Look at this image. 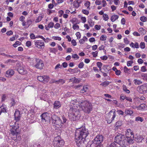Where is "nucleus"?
I'll return each instance as SVG.
<instances>
[{"instance_id": "obj_24", "label": "nucleus", "mask_w": 147, "mask_h": 147, "mask_svg": "<svg viewBox=\"0 0 147 147\" xmlns=\"http://www.w3.org/2000/svg\"><path fill=\"white\" fill-rule=\"evenodd\" d=\"M139 31L140 32L142 35L145 34L146 32V31L143 28H140L139 29Z\"/></svg>"}, {"instance_id": "obj_64", "label": "nucleus", "mask_w": 147, "mask_h": 147, "mask_svg": "<svg viewBox=\"0 0 147 147\" xmlns=\"http://www.w3.org/2000/svg\"><path fill=\"white\" fill-rule=\"evenodd\" d=\"M100 25H96L95 26L94 28L95 29L97 30H99L100 29Z\"/></svg>"}, {"instance_id": "obj_21", "label": "nucleus", "mask_w": 147, "mask_h": 147, "mask_svg": "<svg viewBox=\"0 0 147 147\" xmlns=\"http://www.w3.org/2000/svg\"><path fill=\"white\" fill-rule=\"evenodd\" d=\"M7 76L9 77L12 76L14 74V71L12 69H10L7 70L6 72Z\"/></svg>"}, {"instance_id": "obj_15", "label": "nucleus", "mask_w": 147, "mask_h": 147, "mask_svg": "<svg viewBox=\"0 0 147 147\" xmlns=\"http://www.w3.org/2000/svg\"><path fill=\"white\" fill-rule=\"evenodd\" d=\"M15 118L17 121L19 120L20 119V111L18 110H16L14 113Z\"/></svg>"}, {"instance_id": "obj_33", "label": "nucleus", "mask_w": 147, "mask_h": 147, "mask_svg": "<svg viewBox=\"0 0 147 147\" xmlns=\"http://www.w3.org/2000/svg\"><path fill=\"white\" fill-rule=\"evenodd\" d=\"M43 18V17L42 16V15H40L38 16L37 18L36 19V22H40L41 20Z\"/></svg>"}, {"instance_id": "obj_44", "label": "nucleus", "mask_w": 147, "mask_h": 147, "mask_svg": "<svg viewBox=\"0 0 147 147\" xmlns=\"http://www.w3.org/2000/svg\"><path fill=\"white\" fill-rule=\"evenodd\" d=\"M140 20L144 22L146 21L147 18L146 17L143 16L141 17Z\"/></svg>"}, {"instance_id": "obj_4", "label": "nucleus", "mask_w": 147, "mask_h": 147, "mask_svg": "<svg viewBox=\"0 0 147 147\" xmlns=\"http://www.w3.org/2000/svg\"><path fill=\"white\" fill-rule=\"evenodd\" d=\"M115 142L122 147L125 146L127 144L126 140L125 139L124 135L118 133L115 138Z\"/></svg>"}, {"instance_id": "obj_59", "label": "nucleus", "mask_w": 147, "mask_h": 147, "mask_svg": "<svg viewBox=\"0 0 147 147\" xmlns=\"http://www.w3.org/2000/svg\"><path fill=\"white\" fill-rule=\"evenodd\" d=\"M54 26V23L52 22H51L49 23L48 24V26H49V28H53Z\"/></svg>"}, {"instance_id": "obj_40", "label": "nucleus", "mask_w": 147, "mask_h": 147, "mask_svg": "<svg viewBox=\"0 0 147 147\" xmlns=\"http://www.w3.org/2000/svg\"><path fill=\"white\" fill-rule=\"evenodd\" d=\"M21 43L20 42L18 41H16L14 44L13 45V46L14 47H16L18 46L19 45H20L21 44Z\"/></svg>"}, {"instance_id": "obj_34", "label": "nucleus", "mask_w": 147, "mask_h": 147, "mask_svg": "<svg viewBox=\"0 0 147 147\" xmlns=\"http://www.w3.org/2000/svg\"><path fill=\"white\" fill-rule=\"evenodd\" d=\"M103 20L105 21H107L109 19L108 16L105 13L103 15Z\"/></svg>"}, {"instance_id": "obj_43", "label": "nucleus", "mask_w": 147, "mask_h": 147, "mask_svg": "<svg viewBox=\"0 0 147 147\" xmlns=\"http://www.w3.org/2000/svg\"><path fill=\"white\" fill-rule=\"evenodd\" d=\"M140 47L142 49H144L145 48V43L144 42H142L140 43Z\"/></svg>"}, {"instance_id": "obj_3", "label": "nucleus", "mask_w": 147, "mask_h": 147, "mask_svg": "<svg viewBox=\"0 0 147 147\" xmlns=\"http://www.w3.org/2000/svg\"><path fill=\"white\" fill-rule=\"evenodd\" d=\"M76 106L70 107L69 111L68 117L71 121H75L79 119L81 116L80 111L77 109Z\"/></svg>"}, {"instance_id": "obj_20", "label": "nucleus", "mask_w": 147, "mask_h": 147, "mask_svg": "<svg viewBox=\"0 0 147 147\" xmlns=\"http://www.w3.org/2000/svg\"><path fill=\"white\" fill-rule=\"evenodd\" d=\"M7 109L6 108L5 106H4L3 105L1 106L0 107V115H1L2 113H6Z\"/></svg>"}, {"instance_id": "obj_23", "label": "nucleus", "mask_w": 147, "mask_h": 147, "mask_svg": "<svg viewBox=\"0 0 147 147\" xmlns=\"http://www.w3.org/2000/svg\"><path fill=\"white\" fill-rule=\"evenodd\" d=\"M142 138L141 136H137L135 137V140L137 142H140L142 140Z\"/></svg>"}, {"instance_id": "obj_10", "label": "nucleus", "mask_w": 147, "mask_h": 147, "mask_svg": "<svg viewBox=\"0 0 147 147\" xmlns=\"http://www.w3.org/2000/svg\"><path fill=\"white\" fill-rule=\"evenodd\" d=\"M34 61H36V63L34 66L36 68L41 69L43 68L44 66V64L43 61L40 59H34Z\"/></svg>"}, {"instance_id": "obj_22", "label": "nucleus", "mask_w": 147, "mask_h": 147, "mask_svg": "<svg viewBox=\"0 0 147 147\" xmlns=\"http://www.w3.org/2000/svg\"><path fill=\"white\" fill-rule=\"evenodd\" d=\"M125 113L127 115H131L133 113V112L131 110L127 109L125 110Z\"/></svg>"}, {"instance_id": "obj_58", "label": "nucleus", "mask_w": 147, "mask_h": 147, "mask_svg": "<svg viewBox=\"0 0 147 147\" xmlns=\"http://www.w3.org/2000/svg\"><path fill=\"white\" fill-rule=\"evenodd\" d=\"M53 38L56 40H61V38L59 37L53 36Z\"/></svg>"}, {"instance_id": "obj_46", "label": "nucleus", "mask_w": 147, "mask_h": 147, "mask_svg": "<svg viewBox=\"0 0 147 147\" xmlns=\"http://www.w3.org/2000/svg\"><path fill=\"white\" fill-rule=\"evenodd\" d=\"M108 67V66L107 65H104L102 67V69L106 72H107L109 71L108 69H107V67Z\"/></svg>"}, {"instance_id": "obj_19", "label": "nucleus", "mask_w": 147, "mask_h": 147, "mask_svg": "<svg viewBox=\"0 0 147 147\" xmlns=\"http://www.w3.org/2000/svg\"><path fill=\"white\" fill-rule=\"evenodd\" d=\"M68 71L71 72L73 74L78 73V71L80 72V70L78 69V68H75L74 69L71 68L69 69L68 70Z\"/></svg>"}, {"instance_id": "obj_30", "label": "nucleus", "mask_w": 147, "mask_h": 147, "mask_svg": "<svg viewBox=\"0 0 147 147\" xmlns=\"http://www.w3.org/2000/svg\"><path fill=\"white\" fill-rule=\"evenodd\" d=\"M88 89V87L86 86H83L82 89L80 90V93H84L86 92Z\"/></svg>"}, {"instance_id": "obj_53", "label": "nucleus", "mask_w": 147, "mask_h": 147, "mask_svg": "<svg viewBox=\"0 0 147 147\" xmlns=\"http://www.w3.org/2000/svg\"><path fill=\"white\" fill-rule=\"evenodd\" d=\"M106 36H105L104 35H102L100 36V39L101 40L104 41L106 40Z\"/></svg>"}, {"instance_id": "obj_14", "label": "nucleus", "mask_w": 147, "mask_h": 147, "mask_svg": "<svg viewBox=\"0 0 147 147\" xmlns=\"http://www.w3.org/2000/svg\"><path fill=\"white\" fill-rule=\"evenodd\" d=\"M126 138H133L134 137L132 131L130 129H127L126 131Z\"/></svg>"}, {"instance_id": "obj_31", "label": "nucleus", "mask_w": 147, "mask_h": 147, "mask_svg": "<svg viewBox=\"0 0 147 147\" xmlns=\"http://www.w3.org/2000/svg\"><path fill=\"white\" fill-rule=\"evenodd\" d=\"M134 82L135 85H140L142 83V82L140 80L134 79Z\"/></svg>"}, {"instance_id": "obj_11", "label": "nucleus", "mask_w": 147, "mask_h": 147, "mask_svg": "<svg viewBox=\"0 0 147 147\" xmlns=\"http://www.w3.org/2000/svg\"><path fill=\"white\" fill-rule=\"evenodd\" d=\"M37 79L39 81L46 83L49 81L50 78L49 76H40L37 77Z\"/></svg>"}, {"instance_id": "obj_26", "label": "nucleus", "mask_w": 147, "mask_h": 147, "mask_svg": "<svg viewBox=\"0 0 147 147\" xmlns=\"http://www.w3.org/2000/svg\"><path fill=\"white\" fill-rule=\"evenodd\" d=\"M29 58H30L29 61H30L31 65L34 66L35 65V63L36 62V61H34V59H38L35 58H30V57H29Z\"/></svg>"}, {"instance_id": "obj_7", "label": "nucleus", "mask_w": 147, "mask_h": 147, "mask_svg": "<svg viewBox=\"0 0 147 147\" xmlns=\"http://www.w3.org/2000/svg\"><path fill=\"white\" fill-rule=\"evenodd\" d=\"M103 137L102 135H98L94 139V143L96 144L97 146L102 147L101 143L103 141Z\"/></svg>"}, {"instance_id": "obj_17", "label": "nucleus", "mask_w": 147, "mask_h": 147, "mask_svg": "<svg viewBox=\"0 0 147 147\" xmlns=\"http://www.w3.org/2000/svg\"><path fill=\"white\" fill-rule=\"evenodd\" d=\"M53 123L57 125V127H60V126H62V120L59 118Z\"/></svg>"}, {"instance_id": "obj_60", "label": "nucleus", "mask_w": 147, "mask_h": 147, "mask_svg": "<svg viewBox=\"0 0 147 147\" xmlns=\"http://www.w3.org/2000/svg\"><path fill=\"white\" fill-rule=\"evenodd\" d=\"M124 42L126 44H128L129 42V41L127 40V38H124Z\"/></svg>"}, {"instance_id": "obj_55", "label": "nucleus", "mask_w": 147, "mask_h": 147, "mask_svg": "<svg viewBox=\"0 0 147 147\" xmlns=\"http://www.w3.org/2000/svg\"><path fill=\"white\" fill-rule=\"evenodd\" d=\"M84 66V63L83 62H82L80 63L78 65V67L80 68H82Z\"/></svg>"}, {"instance_id": "obj_47", "label": "nucleus", "mask_w": 147, "mask_h": 147, "mask_svg": "<svg viewBox=\"0 0 147 147\" xmlns=\"http://www.w3.org/2000/svg\"><path fill=\"white\" fill-rule=\"evenodd\" d=\"M11 101L10 104L11 105V106H14L16 103L15 100L13 98H12L11 99Z\"/></svg>"}, {"instance_id": "obj_51", "label": "nucleus", "mask_w": 147, "mask_h": 147, "mask_svg": "<svg viewBox=\"0 0 147 147\" xmlns=\"http://www.w3.org/2000/svg\"><path fill=\"white\" fill-rule=\"evenodd\" d=\"M74 78L73 80V82L78 83L80 82V80L79 79L76 78V77H74Z\"/></svg>"}, {"instance_id": "obj_2", "label": "nucleus", "mask_w": 147, "mask_h": 147, "mask_svg": "<svg viewBox=\"0 0 147 147\" xmlns=\"http://www.w3.org/2000/svg\"><path fill=\"white\" fill-rule=\"evenodd\" d=\"M73 102H78L79 105L84 111L86 113H89L92 110V105L90 102L87 100H80L79 98L72 100L71 102L74 103Z\"/></svg>"}, {"instance_id": "obj_13", "label": "nucleus", "mask_w": 147, "mask_h": 147, "mask_svg": "<svg viewBox=\"0 0 147 147\" xmlns=\"http://www.w3.org/2000/svg\"><path fill=\"white\" fill-rule=\"evenodd\" d=\"M35 45L37 47L40 49H43L44 47L45 44L44 42L41 40L35 41Z\"/></svg>"}, {"instance_id": "obj_52", "label": "nucleus", "mask_w": 147, "mask_h": 147, "mask_svg": "<svg viewBox=\"0 0 147 147\" xmlns=\"http://www.w3.org/2000/svg\"><path fill=\"white\" fill-rule=\"evenodd\" d=\"M62 124L65 123L67 121V119H66V118L64 116H62Z\"/></svg>"}, {"instance_id": "obj_62", "label": "nucleus", "mask_w": 147, "mask_h": 147, "mask_svg": "<svg viewBox=\"0 0 147 147\" xmlns=\"http://www.w3.org/2000/svg\"><path fill=\"white\" fill-rule=\"evenodd\" d=\"M30 38L32 39H34L36 38V37H35V35L33 33L31 34L30 35Z\"/></svg>"}, {"instance_id": "obj_27", "label": "nucleus", "mask_w": 147, "mask_h": 147, "mask_svg": "<svg viewBox=\"0 0 147 147\" xmlns=\"http://www.w3.org/2000/svg\"><path fill=\"white\" fill-rule=\"evenodd\" d=\"M119 16L117 15H113L111 18V20L112 22H114L117 19H118Z\"/></svg>"}, {"instance_id": "obj_16", "label": "nucleus", "mask_w": 147, "mask_h": 147, "mask_svg": "<svg viewBox=\"0 0 147 147\" xmlns=\"http://www.w3.org/2000/svg\"><path fill=\"white\" fill-rule=\"evenodd\" d=\"M112 113H113V115L112 117L111 118V121H107V123H110L111 122V121L114 119V118L116 117V113L115 110L114 111H113L112 110L110 111L108 113V115H111V114Z\"/></svg>"}, {"instance_id": "obj_61", "label": "nucleus", "mask_w": 147, "mask_h": 147, "mask_svg": "<svg viewBox=\"0 0 147 147\" xmlns=\"http://www.w3.org/2000/svg\"><path fill=\"white\" fill-rule=\"evenodd\" d=\"M82 12L84 14L88 15L89 14V11L86 10L85 9H83L82 10Z\"/></svg>"}, {"instance_id": "obj_54", "label": "nucleus", "mask_w": 147, "mask_h": 147, "mask_svg": "<svg viewBox=\"0 0 147 147\" xmlns=\"http://www.w3.org/2000/svg\"><path fill=\"white\" fill-rule=\"evenodd\" d=\"M77 20V19L76 18H74L71 20L70 21L73 24H74L76 23Z\"/></svg>"}, {"instance_id": "obj_36", "label": "nucleus", "mask_w": 147, "mask_h": 147, "mask_svg": "<svg viewBox=\"0 0 147 147\" xmlns=\"http://www.w3.org/2000/svg\"><path fill=\"white\" fill-rule=\"evenodd\" d=\"M122 125V122L121 121H119L116 123L115 125L116 127H118Z\"/></svg>"}, {"instance_id": "obj_6", "label": "nucleus", "mask_w": 147, "mask_h": 147, "mask_svg": "<svg viewBox=\"0 0 147 147\" xmlns=\"http://www.w3.org/2000/svg\"><path fill=\"white\" fill-rule=\"evenodd\" d=\"M14 125H10V126L12 128L11 129V133L13 136L16 135V137H17V135L20 132L19 129V126L17 123L15 122Z\"/></svg>"}, {"instance_id": "obj_5", "label": "nucleus", "mask_w": 147, "mask_h": 147, "mask_svg": "<svg viewBox=\"0 0 147 147\" xmlns=\"http://www.w3.org/2000/svg\"><path fill=\"white\" fill-rule=\"evenodd\" d=\"M64 141L61 140L60 136L55 137L54 139L53 144L55 146L61 147L64 145Z\"/></svg>"}, {"instance_id": "obj_12", "label": "nucleus", "mask_w": 147, "mask_h": 147, "mask_svg": "<svg viewBox=\"0 0 147 147\" xmlns=\"http://www.w3.org/2000/svg\"><path fill=\"white\" fill-rule=\"evenodd\" d=\"M147 90V87L146 85H141L137 88V90L141 94L146 93Z\"/></svg>"}, {"instance_id": "obj_18", "label": "nucleus", "mask_w": 147, "mask_h": 147, "mask_svg": "<svg viewBox=\"0 0 147 147\" xmlns=\"http://www.w3.org/2000/svg\"><path fill=\"white\" fill-rule=\"evenodd\" d=\"M53 105L54 108L58 109L61 107V104L59 101H56L54 102Z\"/></svg>"}, {"instance_id": "obj_38", "label": "nucleus", "mask_w": 147, "mask_h": 147, "mask_svg": "<svg viewBox=\"0 0 147 147\" xmlns=\"http://www.w3.org/2000/svg\"><path fill=\"white\" fill-rule=\"evenodd\" d=\"M117 144L115 142L110 144L109 147H117Z\"/></svg>"}, {"instance_id": "obj_48", "label": "nucleus", "mask_w": 147, "mask_h": 147, "mask_svg": "<svg viewBox=\"0 0 147 147\" xmlns=\"http://www.w3.org/2000/svg\"><path fill=\"white\" fill-rule=\"evenodd\" d=\"M91 53L94 57H96L97 56L98 52L96 51L95 52H92Z\"/></svg>"}, {"instance_id": "obj_57", "label": "nucleus", "mask_w": 147, "mask_h": 147, "mask_svg": "<svg viewBox=\"0 0 147 147\" xmlns=\"http://www.w3.org/2000/svg\"><path fill=\"white\" fill-rule=\"evenodd\" d=\"M126 96H125L123 94H122L120 96V99L122 100H124L126 99Z\"/></svg>"}, {"instance_id": "obj_29", "label": "nucleus", "mask_w": 147, "mask_h": 147, "mask_svg": "<svg viewBox=\"0 0 147 147\" xmlns=\"http://www.w3.org/2000/svg\"><path fill=\"white\" fill-rule=\"evenodd\" d=\"M59 118L56 115H53L51 116V119L52 120L53 122L54 123Z\"/></svg>"}, {"instance_id": "obj_9", "label": "nucleus", "mask_w": 147, "mask_h": 147, "mask_svg": "<svg viewBox=\"0 0 147 147\" xmlns=\"http://www.w3.org/2000/svg\"><path fill=\"white\" fill-rule=\"evenodd\" d=\"M41 121L45 123L50 120V115L47 113H42L40 116Z\"/></svg>"}, {"instance_id": "obj_49", "label": "nucleus", "mask_w": 147, "mask_h": 147, "mask_svg": "<svg viewBox=\"0 0 147 147\" xmlns=\"http://www.w3.org/2000/svg\"><path fill=\"white\" fill-rule=\"evenodd\" d=\"M133 63V61L132 60L127 61V65L128 66H131Z\"/></svg>"}, {"instance_id": "obj_50", "label": "nucleus", "mask_w": 147, "mask_h": 147, "mask_svg": "<svg viewBox=\"0 0 147 147\" xmlns=\"http://www.w3.org/2000/svg\"><path fill=\"white\" fill-rule=\"evenodd\" d=\"M130 70V69H128L126 66H125L124 67V71L125 73H128L129 71Z\"/></svg>"}, {"instance_id": "obj_39", "label": "nucleus", "mask_w": 147, "mask_h": 147, "mask_svg": "<svg viewBox=\"0 0 147 147\" xmlns=\"http://www.w3.org/2000/svg\"><path fill=\"white\" fill-rule=\"evenodd\" d=\"M123 90L125 92L127 93H130V91L127 89L126 86H125L123 85Z\"/></svg>"}, {"instance_id": "obj_25", "label": "nucleus", "mask_w": 147, "mask_h": 147, "mask_svg": "<svg viewBox=\"0 0 147 147\" xmlns=\"http://www.w3.org/2000/svg\"><path fill=\"white\" fill-rule=\"evenodd\" d=\"M80 3L78 2V0L75 1L73 3V5L76 8H78L80 6Z\"/></svg>"}, {"instance_id": "obj_37", "label": "nucleus", "mask_w": 147, "mask_h": 147, "mask_svg": "<svg viewBox=\"0 0 147 147\" xmlns=\"http://www.w3.org/2000/svg\"><path fill=\"white\" fill-rule=\"evenodd\" d=\"M57 83L58 84H63L65 82V81L62 79H60L58 80H57Z\"/></svg>"}, {"instance_id": "obj_42", "label": "nucleus", "mask_w": 147, "mask_h": 147, "mask_svg": "<svg viewBox=\"0 0 147 147\" xmlns=\"http://www.w3.org/2000/svg\"><path fill=\"white\" fill-rule=\"evenodd\" d=\"M90 5V2L88 1H87L84 4V5L87 7L88 9H90L89 7Z\"/></svg>"}, {"instance_id": "obj_35", "label": "nucleus", "mask_w": 147, "mask_h": 147, "mask_svg": "<svg viewBox=\"0 0 147 147\" xmlns=\"http://www.w3.org/2000/svg\"><path fill=\"white\" fill-rule=\"evenodd\" d=\"M127 138V140H126V142H127L129 143H132L133 140V138H133Z\"/></svg>"}, {"instance_id": "obj_56", "label": "nucleus", "mask_w": 147, "mask_h": 147, "mask_svg": "<svg viewBox=\"0 0 147 147\" xmlns=\"http://www.w3.org/2000/svg\"><path fill=\"white\" fill-rule=\"evenodd\" d=\"M73 28L74 30L78 29L79 28V26L75 24L73 25Z\"/></svg>"}, {"instance_id": "obj_63", "label": "nucleus", "mask_w": 147, "mask_h": 147, "mask_svg": "<svg viewBox=\"0 0 147 147\" xmlns=\"http://www.w3.org/2000/svg\"><path fill=\"white\" fill-rule=\"evenodd\" d=\"M141 71L142 72H145L146 71V69L145 66H142L141 68Z\"/></svg>"}, {"instance_id": "obj_8", "label": "nucleus", "mask_w": 147, "mask_h": 147, "mask_svg": "<svg viewBox=\"0 0 147 147\" xmlns=\"http://www.w3.org/2000/svg\"><path fill=\"white\" fill-rule=\"evenodd\" d=\"M17 70L19 73L22 74H25L27 73V71L24 65H21L20 63H18L17 65Z\"/></svg>"}, {"instance_id": "obj_28", "label": "nucleus", "mask_w": 147, "mask_h": 147, "mask_svg": "<svg viewBox=\"0 0 147 147\" xmlns=\"http://www.w3.org/2000/svg\"><path fill=\"white\" fill-rule=\"evenodd\" d=\"M146 106V105L145 104H141L139 106L136 107L138 108L139 110H142L144 109L145 107Z\"/></svg>"}, {"instance_id": "obj_45", "label": "nucleus", "mask_w": 147, "mask_h": 147, "mask_svg": "<svg viewBox=\"0 0 147 147\" xmlns=\"http://www.w3.org/2000/svg\"><path fill=\"white\" fill-rule=\"evenodd\" d=\"M88 22L89 24V26L90 27H92L94 25V22L91 20H88Z\"/></svg>"}, {"instance_id": "obj_1", "label": "nucleus", "mask_w": 147, "mask_h": 147, "mask_svg": "<svg viewBox=\"0 0 147 147\" xmlns=\"http://www.w3.org/2000/svg\"><path fill=\"white\" fill-rule=\"evenodd\" d=\"M89 133L87 129L84 127L76 129L75 134V141L78 146L80 147L81 145L84 144L85 138Z\"/></svg>"}, {"instance_id": "obj_32", "label": "nucleus", "mask_w": 147, "mask_h": 147, "mask_svg": "<svg viewBox=\"0 0 147 147\" xmlns=\"http://www.w3.org/2000/svg\"><path fill=\"white\" fill-rule=\"evenodd\" d=\"M111 82H109L108 81H105L101 83L100 85L104 87H105L108 85Z\"/></svg>"}, {"instance_id": "obj_41", "label": "nucleus", "mask_w": 147, "mask_h": 147, "mask_svg": "<svg viewBox=\"0 0 147 147\" xmlns=\"http://www.w3.org/2000/svg\"><path fill=\"white\" fill-rule=\"evenodd\" d=\"M135 120L136 121H140L141 122H142L144 121V119L140 117H137L136 118Z\"/></svg>"}]
</instances>
